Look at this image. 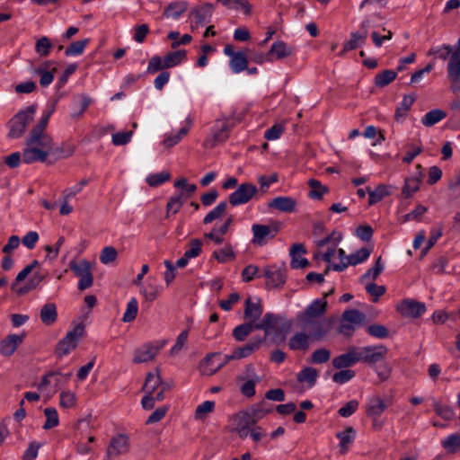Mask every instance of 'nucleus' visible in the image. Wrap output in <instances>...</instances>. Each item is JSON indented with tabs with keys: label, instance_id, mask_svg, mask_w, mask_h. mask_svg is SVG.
I'll return each mask as SVG.
<instances>
[{
	"label": "nucleus",
	"instance_id": "f257e3e1",
	"mask_svg": "<svg viewBox=\"0 0 460 460\" xmlns=\"http://www.w3.org/2000/svg\"><path fill=\"white\" fill-rule=\"evenodd\" d=\"M327 309L325 299H315L303 312L296 315L297 326L305 329H313V336L317 340H323L331 330V322L321 319Z\"/></svg>",
	"mask_w": 460,
	"mask_h": 460
},
{
	"label": "nucleus",
	"instance_id": "f03ea898",
	"mask_svg": "<svg viewBox=\"0 0 460 460\" xmlns=\"http://www.w3.org/2000/svg\"><path fill=\"white\" fill-rule=\"evenodd\" d=\"M74 153V148L69 147L66 153L62 148L53 147V139L49 135L30 134L26 140V147L23 150L22 158L25 164L45 162L47 157L54 154L58 158L69 157Z\"/></svg>",
	"mask_w": 460,
	"mask_h": 460
},
{
	"label": "nucleus",
	"instance_id": "7ed1b4c3",
	"mask_svg": "<svg viewBox=\"0 0 460 460\" xmlns=\"http://www.w3.org/2000/svg\"><path fill=\"white\" fill-rule=\"evenodd\" d=\"M84 334V324L78 323L75 324L66 335L59 341L56 347L55 353L58 358H63L74 350L77 345L80 338Z\"/></svg>",
	"mask_w": 460,
	"mask_h": 460
},
{
	"label": "nucleus",
	"instance_id": "20e7f679",
	"mask_svg": "<svg viewBox=\"0 0 460 460\" xmlns=\"http://www.w3.org/2000/svg\"><path fill=\"white\" fill-rule=\"evenodd\" d=\"M36 107L34 105L28 106L21 110L10 120L9 137L12 138H18L22 137L26 131L27 126L34 119Z\"/></svg>",
	"mask_w": 460,
	"mask_h": 460
},
{
	"label": "nucleus",
	"instance_id": "39448f33",
	"mask_svg": "<svg viewBox=\"0 0 460 460\" xmlns=\"http://www.w3.org/2000/svg\"><path fill=\"white\" fill-rule=\"evenodd\" d=\"M256 330H262L265 332V337L271 333H279L282 329L288 330L291 327V323L286 321L284 317L279 316L273 313H267L262 320L254 325Z\"/></svg>",
	"mask_w": 460,
	"mask_h": 460
},
{
	"label": "nucleus",
	"instance_id": "423d86ee",
	"mask_svg": "<svg viewBox=\"0 0 460 460\" xmlns=\"http://www.w3.org/2000/svg\"><path fill=\"white\" fill-rule=\"evenodd\" d=\"M228 362L226 355H221L220 353L208 354L199 363V371L203 376H212Z\"/></svg>",
	"mask_w": 460,
	"mask_h": 460
},
{
	"label": "nucleus",
	"instance_id": "0eeeda50",
	"mask_svg": "<svg viewBox=\"0 0 460 460\" xmlns=\"http://www.w3.org/2000/svg\"><path fill=\"white\" fill-rule=\"evenodd\" d=\"M341 239L342 235L341 233L332 232L330 235L319 240L317 242L318 247H324L327 244H330V246L323 253H315L314 258L318 260L322 257L324 261L329 263L328 265L332 264L331 262L337 252V246Z\"/></svg>",
	"mask_w": 460,
	"mask_h": 460
},
{
	"label": "nucleus",
	"instance_id": "6e6552de",
	"mask_svg": "<svg viewBox=\"0 0 460 460\" xmlns=\"http://www.w3.org/2000/svg\"><path fill=\"white\" fill-rule=\"evenodd\" d=\"M257 188L252 183H242L239 187L230 194L229 202L233 206L245 204L250 201L256 194Z\"/></svg>",
	"mask_w": 460,
	"mask_h": 460
},
{
	"label": "nucleus",
	"instance_id": "1a4fd4ad",
	"mask_svg": "<svg viewBox=\"0 0 460 460\" xmlns=\"http://www.w3.org/2000/svg\"><path fill=\"white\" fill-rule=\"evenodd\" d=\"M164 343H146L137 348L134 352L133 362L137 364L146 363L155 358Z\"/></svg>",
	"mask_w": 460,
	"mask_h": 460
},
{
	"label": "nucleus",
	"instance_id": "9d476101",
	"mask_svg": "<svg viewBox=\"0 0 460 460\" xmlns=\"http://www.w3.org/2000/svg\"><path fill=\"white\" fill-rule=\"evenodd\" d=\"M386 352V348L381 345L364 347L358 350V362L363 361L369 365H375L385 358Z\"/></svg>",
	"mask_w": 460,
	"mask_h": 460
},
{
	"label": "nucleus",
	"instance_id": "9b49d317",
	"mask_svg": "<svg viewBox=\"0 0 460 460\" xmlns=\"http://www.w3.org/2000/svg\"><path fill=\"white\" fill-rule=\"evenodd\" d=\"M252 243L257 246H263L274 238L278 229L266 225L254 224L252 226Z\"/></svg>",
	"mask_w": 460,
	"mask_h": 460
},
{
	"label": "nucleus",
	"instance_id": "f8f14e48",
	"mask_svg": "<svg viewBox=\"0 0 460 460\" xmlns=\"http://www.w3.org/2000/svg\"><path fill=\"white\" fill-rule=\"evenodd\" d=\"M263 277L266 279L268 288H276L285 284L287 271L285 269L275 265L268 266L264 269Z\"/></svg>",
	"mask_w": 460,
	"mask_h": 460
},
{
	"label": "nucleus",
	"instance_id": "ddd939ff",
	"mask_svg": "<svg viewBox=\"0 0 460 460\" xmlns=\"http://www.w3.org/2000/svg\"><path fill=\"white\" fill-rule=\"evenodd\" d=\"M396 310L402 316L418 318L425 313L426 306L413 299H404L396 305Z\"/></svg>",
	"mask_w": 460,
	"mask_h": 460
},
{
	"label": "nucleus",
	"instance_id": "4468645a",
	"mask_svg": "<svg viewBox=\"0 0 460 460\" xmlns=\"http://www.w3.org/2000/svg\"><path fill=\"white\" fill-rule=\"evenodd\" d=\"M234 421L235 427L233 430L241 438H245L251 430V427L256 423V419L255 416L252 418L251 413L248 411H241L234 416Z\"/></svg>",
	"mask_w": 460,
	"mask_h": 460
},
{
	"label": "nucleus",
	"instance_id": "2eb2a0df",
	"mask_svg": "<svg viewBox=\"0 0 460 460\" xmlns=\"http://www.w3.org/2000/svg\"><path fill=\"white\" fill-rule=\"evenodd\" d=\"M230 126L226 121H217L214 126L210 136L205 140V146L212 148L218 143H222L228 138Z\"/></svg>",
	"mask_w": 460,
	"mask_h": 460
},
{
	"label": "nucleus",
	"instance_id": "dca6fc26",
	"mask_svg": "<svg viewBox=\"0 0 460 460\" xmlns=\"http://www.w3.org/2000/svg\"><path fill=\"white\" fill-rule=\"evenodd\" d=\"M129 450V438L124 434L113 437L107 448L106 457L113 458L126 454Z\"/></svg>",
	"mask_w": 460,
	"mask_h": 460
},
{
	"label": "nucleus",
	"instance_id": "f3484780",
	"mask_svg": "<svg viewBox=\"0 0 460 460\" xmlns=\"http://www.w3.org/2000/svg\"><path fill=\"white\" fill-rule=\"evenodd\" d=\"M391 404L392 399L385 400L379 395H373L367 399L366 404V414L367 417H380Z\"/></svg>",
	"mask_w": 460,
	"mask_h": 460
},
{
	"label": "nucleus",
	"instance_id": "a211bd4d",
	"mask_svg": "<svg viewBox=\"0 0 460 460\" xmlns=\"http://www.w3.org/2000/svg\"><path fill=\"white\" fill-rule=\"evenodd\" d=\"M308 333L304 331L296 332L288 341V347L291 350H306L310 346V340L318 341L313 336V329H307Z\"/></svg>",
	"mask_w": 460,
	"mask_h": 460
},
{
	"label": "nucleus",
	"instance_id": "6ab92c4d",
	"mask_svg": "<svg viewBox=\"0 0 460 460\" xmlns=\"http://www.w3.org/2000/svg\"><path fill=\"white\" fill-rule=\"evenodd\" d=\"M447 76L450 90L453 93L460 92V61L450 57L447 65Z\"/></svg>",
	"mask_w": 460,
	"mask_h": 460
},
{
	"label": "nucleus",
	"instance_id": "aec40b11",
	"mask_svg": "<svg viewBox=\"0 0 460 460\" xmlns=\"http://www.w3.org/2000/svg\"><path fill=\"white\" fill-rule=\"evenodd\" d=\"M174 189L180 191L179 196L174 194V207L181 206L196 190L197 187L193 183H188L186 179L181 178L174 181Z\"/></svg>",
	"mask_w": 460,
	"mask_h": 460
},
{
	"label": "nucleus",
	"instance_id": "412c9836",
	"mask_svg": "<svg viewBox=\"0 0 460 460\" xmlns=\"http://www.w3.org/2000/svg\"><path fill=\"white\" fill-rule=\"evenodd\" d=\"M25 334H9L0 342V353L9 357L14 353L17 348L22 343Z\"/></svg>",
	"mask_w": 460,
	"mask_h": 460
},
{
	"label": "nucleus",
	"instance_id": "4be33fe9",
	"mask_svg": "<svg viewBox=\"0 0 460 460\" xmlns=\"http://www.w3.org/2000/svg\"><path fill=\"white\" fill-rule=\"evenodd\" d=\"M264 339L253 338L243 347L236 348L230 355H226L227 359H241L249 357L254 350L258 349Z\"/></svg>",
	"mask_w": 460,
	"mask_h": 460
},
{
	"label": "nucleus",
	"instance_id": "5701e85b",
	"mask_svg": "<svg viewBox=\"0 0 460 460\" xmlns=\"http://www.w3.org/2000/svg\"><path fill=\"white\" fill-rule=\"evenodd\" d=\"M138 287L144 298L150 302L154 301L163 290V287L157 283L154 277H148L146 281Z\"/></svg>",
	"mask_w": 460,
	"mask_h": 460
},
{
	"label": "nucleus",
	"instance_id": "b1692460",
	"mask_svg": "<svg viewBox=\"0 0 460 460\" xmlns=\"http://www.w3.org/2000/svg\"><path fill=\"white\" fill-rule=\"evenodd\" d=\"M244 318L254 323L261 315L263 309L259 298L248 297L244 303Z\"/></svg>",
	"mask_w": 460,
	"mask_h": 460
},
{
	"label": "nucleus",
	"instance_id": "393cba45",
	"mask_svg": "<svg viewBox=\"0 0 460 460\" xmlns=\"http://www.w3.org/2000/svg\"><path fill=\"white\" fill-rule=\"evenodd\" d=\"M358 362V349H351L347 353L339 355L332 359V365L337 369L353 366Z\"/></svg>",
	"mask_w": 460,
	"mask_h": 460
},
{
	"label": "nucleus",
	"instance_id": "a878e982",
	"mask_svg": "<svg viewBox=\"0 0 460 460\" xmlns=\"http://www.w3.org/2000/svg\"><path fill=\"white\" fill-rule=\"evenodd\" d=\"M171 66H172V52L167 53L164 58H162L159 56H154L149 60L146 72L148 74H155Z\"/></svg>",
	"mask_w": 460,
	"mask_h": 460
},
{
	"label": "nucleus",
	"instance_id": "bb28decb",
	"mask_svg": "<svg viewBox=\"0 0 460 460\" xmlns=\"http://www.w3.org/2000/svg\"><path fill=\"white\" fill-rule=\"evenodd\" d=\"M305 253V249L302 243H295L290 249L291 261L290 266L293 269H303L308 265V261L302 257Z\"/></svg>",
	"mask_w": 460,
	"mask_h": 460
},
{
	"label": "nucleus",
	"instance_id": "cd10ccee",
	"mask_svg": "<svg viewBox=\"0 0 460 460\" xmlns=\"http://www.w3.org/2000/svg\"><path fill=\"white\" fill-rule=\"evenodd\" d=\"M417 170H419L418 176L409 177L405 180L404 186L402 188V195L404 198H410L412 196L420 189V184L421 181L422 173L420 172L421 166L420 164L417 165Z\"/></svg>",
	"mask_w": 460,
	"mask_h": 460
},
{
	"label": "nucleus",
	"instance_id": "c85d7f7f",
	"mask_svg": "<svg viewBox=\"0 0 460 460\" xmlns=\"http://www.w3.org/2000/svg\"><path fill=\"white\" fill-rule=\"evenodd\" d=\"M56 110V104L51 103L49 104L47 109L43 111L40 119L39 120L38 124L31 129L30 134H37V135H47L45 133V129L48 126L49 118L54 113Z\"/></svg>",
	"mask_w": 460,
	"mask_h": 460
},
{
	"label": "nucleus",
	"instance_id": "c756f323",
	"mask_svg": "<svg viewBox=\"0 0 460 460\" xmlns=\"http://www.w3.org/2000/svg\"><path fill=\"white\" fill-rule=\"evenodd\" d=\"M269 207L282 212H292L296 207V200L291 197H277L271 199Z\"/></svg>",
	"mask_w": 460,
	"mask_h": 460
},
{
	"label": "nucleus",
	"instance_id": "7c9ffc66",
	"mask_svg": "<svg viewBox=\"0 0 460 460\" xmlns=\"http://www.w3.org/2000/svg\"><path fill=\"white\" fill-rule=\"evenodd\" d=\"M367 40V31L359 32H351L350 39L346 41L343 45V49L341 51L340 55H343L347 51L355 49L360 46H362Z\"/></svg>",
	"mask_w": 460,
	"mask_h": 460
},
{
	"label": "nucleus",
	"instance_id": "2f4dec72",
	"mask_svg": "<svg viewBox=\"0 0 460 460\" xmlns=\"http://www.w3.org/2000/svg\"><path fill=\"white\" fill-rule=\"evenodd\" d=\"M248 66V58L244 52L238 51L229 61V66L233 73L239 74L244 71Z\"/></svg>",
	"mask_w": 460,
	"mask_h": 460
},
{
	"label": "nucleus",
	"instance_id": "473e14b6",
	"mask_svg": "<svg viewBox=\"0 0 460 460\" xmlns=\"http://www.w3.org/2000/svg\"><path fill=\"white\" fill-rule=\"evenodd\" d=\"M40 320L46 325L53 324L58 318L56 305L53 303L45 304L40 310Z\"/></svg>",
	"mask_w": 460,
	"mask_h": 460
},
{
	"label": "nucleus",
	"instance_id": "72a5a7b5",
	"mask_svg": "<svg viewBox=\"0 0 460 460\" xmlns=\"http://www.w3.org/2000/svg\"><path fill=\"white\" fill-rule=\"evenodd\" d=\"M49 63L45 62L39 67L33 69V73L40 75V84L43 87L49 86L54 80V75L51 71L49 70Z\"/></svg>",
	"mask_w": 460,
	"mask_h": 460
},
{
	"label": "nucleus",
	"instance_id": "f704fd0d",
	"mask_svg": "<svg viewBox=\"0 0 460 460\" xmlns=\"http://www.w3.org/2000/svg\"><path fill=\"white\" fill-rule=\"evenodd\" d=\"M163 387V385L161 383V378L158 375L148 373L145 384L142 387V391L145 394H154L155 391Z\"/></svg>",
	"mask_w": 460,
	"mask_h": 460
},
{
	"label": "nucleus",
	"instance_id": "c9c22d12",
	"mask_svg": "<svg viewBox=\"0 0 460 460\" xmlns=\"http://www.w3.org/2000/svg\"><path fill=\"white\" fill-rule=\"evenodd\" d=\"M292 54V48L284 41L279 40L274 42L268 53V56L274 55L276 58L281 59Z\"/></svg>",
	"mask_w": 460,
	"mask_h": 460
},
{
	"label": "nucleus",
	"instance_id": "e433bc0d",
	"mask_svg": "<svg viewBox=\"0 0 460 460\" xmlns=\"http://www.w3.org/2000/svg\"><path fill=\"white\" fill-rule=\"evenodd\" d=\"M447 117V113L440 109H434L427 112L421 119V123L426 127H432Z\"/></svg>",
	"mask_w": 460,
	"mask_h": 460
},
{
	"label": "nucleus",
	"instance_id": "4c0bfd02",
	"mask_svg": "<svg viewBox=\"0 0 460 460\" xmlns=\"http://www.w3.org/2000/svg\"><path fill=\"white\" fill-rule=\"evenodd\" d=\"M212 257L215 258L220 263H226L234 260L235 253L233 247L229 243H226L220 250L214 251Z\"/></svg>",
	"mask_w": 460,
	"mask_h": 460
},
{
	"label": "nucleus",
	"instance_id": "58836bf2",
	"mask_svg": "<svg viewBox=\"0 0 460 460\" xmlns=\"http://www.w3.org/2000/svg\"><path fill=\"white\" fill-rule=\"evenodd\" d=\"M261 378L257 375H248V379L240 386L242 394L246 397H252L255 394V385L260 383Z\"/></svg>",
	"mask_w": 460,
	"mask_h": 460
},
{
	"label": "nucleus",
	"instance_id": "ea45409f",
	"mask_svg": "<svg viewBox=\"0 0 460 460\" xmlns=\"http://www.w3.org/2000/svg\"><path fill=\"white\" fill-rule=\"evenodd\" d=\"M415 102V95H404L399 106L397 107L394 114V118L397 121L403 119L407 114V111L412 106Z\"/></svg>",
	"mask_w": 460,
	"mask_h": 460
},
{
	"label": "nucleus",
	"instance_id": "a19ab883",
	"mask_svg": "<svg viewBox=\"0 0 460 460\" xmlns=\"http://www.w3.org/2000/svg\"><path fill=\"white\" fill-rule=\"evenodd\" d=\"M368 192V203L369 205H374L379 201H381L385 197L390 195V186L387 185H379L376 187L375 190H371L370 188H367Z\"/></svg>",
	"mask_w": 460,
	"mask_h": 460
},
{
	"label": "nucleus",
	"instance_id": "79ce46f5",
	"mask_svg": "<svg viewBox=\"0 0 460 460\" xmlns=\"http://www.w3.org/2000/svg\"><path fill=\"white\" fill-rule=\"evenodd\" d=\"M336 436L340 439L341 451L346 452L349 445L351 444L356 438V430L352 427H347L343 431L337 433Z\"/></svg>",
	"mask_w": 460,
	"mask_h": 460
},
{
	"label": "nucleus",
	"instance_id": "37998d69",
	"mask_svg": "<svg viewBox=\"0 0 460 460\" xmlns=\"http://www.w3.org/2000/svg\"><path fill=\"white\" fill-rule=\"evenodd\" d=\"M227 202H219L212 210H210L204 217L203 223L205 225L212 223L214 220L220 218L227 209Z\"/></svg>",
	"mask_w": 460,
	"mask_h": 460
},
{
	"label": "nucleus",
	"instance_id": "c03bdc74",
	"mask_svg": "<svg viewBox=\"0 0 460 460\" xmlns=\"http://www.w3.org/2000/svg\"><path fill=\"white\" fill-rule=\"evenodd\" d=\"M254 323H245L236 326L233 330V336L237 341H243L255 329Z\"/></svg>",
	"mask_w": 460,
	"mask_h": 460
},
{
	"label": "nucleus",
	"instance_id": "a18cd8bd",
	"mask_svg": "<svg viewBox=\"0 0 460 460\" xmlns=\"http://www.w3.org/2000/svg\"><path fill=\"white\" fill-rule=\"evenodd\" d=\"M433 409L438 416L446 420H451L455 416V411L452 407L443 404L440 402L433 399Z\"/></svg>",
	"mask_w": 460,
	"mask_h": 460
},
{
	"label": "nucleus",
	"instance_id": "49530a36",
	"mask_svg": "<svg viewBox=\"0 0 460 460\" xmlns=\"http://www.w3.org/2000/svg\"><path fill=\"white\" fill-rule=\"evenodd\" d=\"M455 49H453V47L449 44H443L440 46H436L431 48L428 55L429 56H436L438 58L441 60H447V58H450L452 53Z\"/></svg>",
	"mask_w": 460,
	"mask_h": 460
},
{
	"label": "nucleus",
	"instance_id": "de8ad7c7",
	"mask_svg": "<svg viewBox=\"0 0 460 460\" xmlns=\"http://www.w3.org/2000/svg\"><path fill=\"white\" fill-rule=\"evenodd\" d=\"M338 257L340 260L339 263H332L327 266L324 274H327L331 270L335 271H342L350 264H347L346 261H350V255L347 256L343 249L337 250Z\"/></svg>",
	"mask_w": 460,
	"mask_h": 460
},
{
	"label": "nucleus",
	"instance_id": "09e8293b",
	"mask_svg": "<svg viewBox=\"0 0 460 460\" xmlns=\"http://www.w3.org/2000/svg\"><path fill=\"white\" fill-rule=\"evenodd\" d=\"M310 187L309 197L314 199H320L325 193L328 192V188L323 186L319 181L310 179L308 181Z\"/></svg>",
	"mask_w": 460,
	"mask_h": 460
},
{
	"label": "nucleus",
	"instance_id": "8fccbe9b",
	"mask_svg": "<svg viewBox=\"0 0 460 460\" xmlns=\"http://www.w3.org/2000/svg\"><path fill=\"white\" fill-rule=\"evenodd\" d=\"M384 270V265L381 261V257H378L373 267L368 269L366 273L361 277L362 282L374 281L381 274Z\"/></svg>",
	"mask_w": 460,
	"mask_h": 460
},
{
	"label": "nucleus",
	"instance_id": "3c124183",
	"mask_svg": "<svg viewBox=\"0 0 460 460\" xmlns=\"http://www.w3.org/2000/svg\"><path fill=\"white\" fill-rule=\"evenodd\" d=\"M89 43V39H84L75 41L68 46L65 50V55L67 57H76L84 53L86 45Z\"/></svg>",
	"mask_w": 460,
	"mask_h": 460
},
{
	"label": "nucleus",
	"instance_id": "603ef678",
	"mask_svg": "<svg viewBox=\"0 0 460 460\" xmlns=\"http://www.w3.org/2000/svg\"><path fill=\"white\" fill-rule=\"evenodd\" d=\"M193 118L190 115H188L185 119L181 122L179 129L176 133H174V145L180 142L188 135L193 125Z\"/></svg>",
	"mask_w": 460,
	"mask_h": 460
},
{
	"label": "nucleus",
	"instance_id": "864d4df0",
	"mask_svg": "<svg viewBox=\"0 0 460 460\" xmlns=\"http://www.w3.org/2000/svg\"><path fill=\"white\" fill-rule=\"evenodd\" d=\"M372 252L371 248L364 247L359 250H357L355 252L350 254V261H346L347 264H350L352 266L358 265L359 263L367 261Z\"/></svg>",
	"mask_w": 460,
	"mask_h": 460
},
{
	"label": "nucleus",
	"instance_id": "5fc2aeb1",
	"mask_svg": "<svg viewBox=\"0 0 460 460\" xmlns=\"http://www.w3.org/2000/svg\"><path fill=\"white\" fill-rule=\"evenodd\" d=\"M366 316L363 313L356 309L346 310L342 314V319L347 323H352L355 326L360 325Z\"/></svg>",
	"mask_w": 460,
	"mask_h": 460
},
{
	"label": "nucleus",
	"instance_id": "6e6d98bb",
	"mask_svg": "<svg viewBox=\"0 0 460 460\" xmlns=\"http://www.w3.org/2000/svg\"><path fill=\"white\" fill-rule=\"evenodd\" d=\"M397 76V72L394 70H385L377 74L375 77V84L378 87H384L393 82Z\"/></svg>",
	"mask_w": 460,
	"mask_h": 460
},
{
	"label": "nucleus",
	"instance_id": "4d7b16f0",
	"mask_svg": "<svg viewBox=\"0 0 460 460\" xmlns=\"http://www.w3.org/2000/svg\"><path fill=\"white\" fill-rule=\"evenodd\" d=\"M171 173L169 172H161L157 173H152L146 176V181L150 187H158L169 181Z\"/></svg>",
	"mask_w": 460,
	"mask_h": 460
},
{
	"label": "nucleus",
	"instance_id": "13d9d810",
	"mask_svg": "<svg viewBox=\"0 0 460 460\" xmlns=\"http://www.w3.org/2000/svg\"><path fill=\"white\" fill-rule=\"evenodd\" d=\"M44 414L46 416V421L43 425L44 429H50L58 425V423H59L58 413L55 408H53V407L46 408L44 410Z\"/></svg>",
	"mask_w": 460,
	"mask_h": 460
},
{
	"label": "nucleus",
	"instance_id": "bf43d9fd",
	"mask_svg": "<svg viewBox=\"0 0 460 460\" xmlns=\"http://www.w3.org/2000/svg\"><path fill=\"white\" fill-rule=\"evenodd\" d=\"M70 269L74 271L75 276L81 278L87 274L92 273L91 264L89 261L83 260L78 262L71 261Z\"/></svg>",
	"mask_w": 460,
	"mask_h": 460
},
{
	"label": "nucleus",
	"instance_id": "052dcab7",
	"mask_svg": "<svg viewBox=\"0 0 460 460\" xmlns=\"http://www.w3.org/2000/svg\"><path fill=\"white\" fill-rule=\"evenodd\" d=\"M318 372L315 368L307 367H305L297 376V379L301 383H307L310 386H312L316 380Z\"/></svg>",
	"mask_w": 460,
	"mask_h": 460
},
{
	"label": "nucleus",
	"instance_id": "680f3d73",
	"mask_svg": "<svg viewBox=\"0 0 460 460\" xmlns=\"http://www.w3.org/2000/svg\"><path fill=\"white\" fill-rule=\"evenodd\" d=\"M52 49V44L47 36L40 37L35 44V51L40 57H48Z\"/></svg>",
	"mask_w": 460,
	"mask_h": 460
},
{
	"label": "nucleus",
	"instance_id": "e2e57ef3",
	"mask_svg": "<svg viewBox=\"0 0 460 460\" xmlns=\"http://www.w3.org/2000/svg\"><path fill=\"white\" fill-rule=\"evenodd\" d=\"M215 409V402L205 401L199 404L195 411L196 420H204L208 413L212 412Z\"/></svg>",
	"mask_w": 460,
	"mask_h": 460
},
{
	"label": "nucleus",
	"instance_id": "0e129e2a",
	"mask_svg": "<svg viewBox=\"0 0 460 460\" xmlns=\"http://www.w3.org/2000/svg\"><path fill=\"white\" fill-rule=\"evenodd\" d=\"M138 311V303L135 297H132L127 304L126 311L123 314L122 320L125 323L133 321Z\"/></svg>",
	"mask_w": 460,
	"mask_h": 460
},
{
	"label": "nucleus",
	"instance_id": "69168bd1",
	"mask_svg": "<svg viewBox=\"0 0 460 460\" xmlns=\"http://www.w3.org/2000/svg\"><path fill=\"white\" fill-rule=\"evenodd\" d=\"M442 447L448 452L454 453L460 448V434H452L441 442Z\"/></svg>",
	"mask_w": 460,
	"mask_h": 460
},
{
	"label": "nucleus",
	"instance_id": "338daca9",
	"mask_svg": "<svg viewBox=\"0 0 460 460\" xmlns=\"http://www.w3.org/2000/svg\"><path fill=\"white\" fill-rule=\"evenodd\" d=\"M169 409H170L169 404L156 408L155 410V411L149 415V417L146 419L145 423L146 425H150V424H154V423L160 421L161 420H163L164 418V416L166 415Z\"/></svg>",
	"mask_w": 460,
	"mask_h": 460
},
{
	"label": "nucleus",
	"instance_id": "774afa93",
	"mask_svg": "<svg viewBox=\"0 0 460 460\" xmlns=\"http://www.w3.org/2000/svg\"><path fill=\"white\" fill-rule=\"evenodd\" d=\"M118 256V252L113 246H105L100 254V261L102 264H110L113 262Z\"/></svg>",
	"mask_w": 460,
	"mask_h": 460
}]
</instances>
